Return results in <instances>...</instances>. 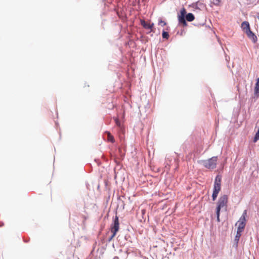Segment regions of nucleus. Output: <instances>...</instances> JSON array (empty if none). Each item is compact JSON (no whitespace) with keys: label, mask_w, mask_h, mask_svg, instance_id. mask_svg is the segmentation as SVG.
Returning <instances> with one entry per match:
<instances>
[{"label":"nucleus","mask_w":259,"mask_h":259,"mask_svg":"<svg viewBox=\"0 0 259 259\" xmlns=\"http://www.w3.org/2000/svg\"><path fill=\"white\" fill-rule=\"evenodd\" d=\"M221 177L218 175L215 177L214 187H213V191L212 195L213 200H215L218 196V195L219 192L221 190Z\"/></svg>","instance_id":"f257e3e1"},{"label":"nucleus","mask_w":259,"mask_h":259,"mask_svg":"<svg viewBox=\"0 0 259 259\" xmlns=\"http://www.w3.org/2000/svg\"><path fill=\"white\" fill-rule=\"evenodd\" d=\"M247 211L245 210L239 220L236 223L235 226H237V231L243 232L246 226V218L247 217Z\"/></svg>","instance_id":"f03ea898"},{"label":"nucleus","mask_w":259,"mask_h":259,"mask_svg":"<svg viewBox=\"0 0 259 259\" xmlns=\"http://www.w3.org/2000/svg\"><path fill=\"white\" fill-rule=\"evenodd\" d=\"M218 157L213 156L207 160L201 161L202 164L208 169H214L216 167Z\"/></svg>","instance_id":"7ed1b4c3"},{"label":"nucleus","mask_w":259,"mask_h":259,"mask_svg":"<svg viewBox=\"0 0 259 259\" xmlns=\"http://www.w3.org/2000/svg\"><path fill=\"white\" fill-rule=\"evenodd\" d=\"M119 229V223L118 217L116 215L114 219V223L111 227V231L113 233V236H115L116 233L118 231Z\"/></svg>","instance_id":"20e7f679"},{"label":"nucleus","mask_w":259,"mask_h":259,"mask_svg":"<svg viewBox=\"0 0 259 259\" xmlns=\"http://www.w3.org/2000/svg\"><path fill=\"white\" fill-rule=\"evenodd\" d=\"M228 202V196L226 195H224L220 197L218 203L217 207H219V208H223L225 206Z\"/></svg>","instance_id":"39448f33"},{"label":"nucleus","mask_w":259,"mask_h":259,"mask_svg":"<svg viewBox=\"0 0 259 259\" xmlns=\"http://www.w3.org/2000/svg\"><path fill=\"white\" fill-rule=\"evenodd\" d=\"M247 37L253 42L256 43L257 40V36L251 30L247 32L246 33Z\"/></svg>","instance_id":"423d86ee"},{"label":"nucleus","mask_w":259,"mask_h":259,"mask_svg":"<svg viewBox=\"0 0 259 259\" xmlns=\"http://www.w3.org/2000/svg\"><path fill=\"white\" fill-rule=\"evenodd\" d=\"M141 24L143 26V27L144 28L149 29L150 30V31H152V28L154 25L153 23H147L144 20H141Z\"/></svg>","instance_id":"0eeeda50"},{"label":"nucleus","mask_w":259,"mask_h":259,"mask_svg":"<svg viewBox=\"0 0 259 259\" xmlns=\"http://www.w3.org/2000/svg\"><path fill=\"white\" fill-rule=\"evenodd\" d=\"M241 28L245 33L251 30L249 22L247 21H244L242 23Z\"/></svg>","instance_id":"6e6552de"},{"label":"nucleus","mask_w":259,"mask_h":259,"mask_svg":"<svg viewBox=\"0 0 259 259\" xmlns=\"http://www.w3.org/2000/svg\"><path fill=\"white\" fill-rule=\"evenodd\" d=\"M178 20L179 23L183 24L184 26H186L187 25V23L185 20V16L183 15H179L178 16Z\"/></svg>","instance_id":"1a4fd4ad"},{"label":"nucleus","mask_w":259,"mask_h":259,"mask_svg":"<svg viewBox=\"0 0 259 259\" xmlns=\"http://www.w3.org/2000/svg\"><path fill=\"white\" fill-rule=\"evenodd\" d=\"M254 94L257 96V97L259 96V78L256 80V82L254 88Z\"/></svg>","instance_id":"9d476101"},{"label":"nucleus","mask_w":259,"mask_h":259,"mask_svg":"<svg viewBox=\"0 0 259 259\" xmlns=\"http://www.w3.org/2000/svg\"><path fill=\"white\" fill-rule=\"evenodd\" d=\"M186 19L188 21L191 22L195 19V17L192 13H188L186 16Z\"/></svg>","instance_id":"9b49d317"},{"label":"nucleus","mask_w":259,"mask_h":259,"mask_svg":"<svg viewBox=\"0 0 259 259\" xmlns=\"http://www.w3.org/2000/svg\"><path fill=\"white\" fill-rule=\"evenodd\" d=\"M106 133L107 134V140L108 141L111 142V143H114L115 142L114 138L113 136L111 134V133L109 132H106Z\"/></svg>","instance_id":"f8f14e48"},{"label":"nucleus","mask_w":259,"mask_h":259,"mask_svg":"<svg viewBox=\"0 0 259 259\" xmlns=\"http://www.w3.org/2000/svg\"><path fill=\"white\" fill-rule=\"evenodd\" d=\"M222 1V0H210V3L216 6H220Z\"/></svg>","instance_id":"ddd939ff"},{"label":"nucleus","mask_w":259,"mask_h":259,"mask_svg":"<svg viewBox=\"0 0 259 259\" xmlns=\"http://www.w3.org/2000/svg\"><path fill=\"white\" fill-rule=\"evenodd\" d=\"M242 232H241L240 231H237V233H236V235L235 238V240L237 242H238L239 241V238H240V236H241Z\"/></svg>","instance_id":"4468645a"},{"label":"nucleus","mask_w":259,"mask_h":259,"mask_svg":"<svg viewBox=\"0 0 259 259\" xmlns=\"http://www.w3.org/2000/svg\"><path fill=\"white\" fill-rule=\"evenodd\" d=\"M200 7H203L204 5L202 3L197 2L196 4H194V7L195 8H199Z\"/></svg>","instance_id":"2eb2a0df"},{"label":"nucleus","mask_w":259,"mask_h":259,"mask_svg":"<svg viewBox=\"0 0 259 259\" xmlns=\"http://www.w3.org/2000/svg\"><path fill=\"white\" fill-rule=\"evenodd\" d=\"M259 140V128L258 129L257 132L255 135L254 137L253 142H256L257 140Z\"/></svg>","instance_id":"dca6fc26"},{"label":"nucleus","mask_w":259,"mask_h":259,"mask_svg":"<svg viewBox=\"0 0 259 259\" xmlns=\"http://www.w3.org/2000/svg\"><path fill=\"white\" fill-rule=\"evenodd\" d=\"M162 37L163 38H166L168 39L169 37V34L166 31H163L162 34Z\"/></svg>","instance_id":"f3484780"},{"label":"nucleus","mask_w":259,"mask_h":259,"mask_svg":"<svg viewBox=\"0 0 259 259\" xmlns=\"http://www.w3.org/2000/svg\"><path fill=\"white\" fill-rule=\"evenodd\" d=\"M114 120H115L116 125L117 126H118L119 127H120L121 126V123H120V121L119 120V119L117 118H115Z\"/></svg>","instance_id":"a211bd4d"},{"label":"nucleus","mask_w":259,"mask_h":259,"mask_svg":"<svg viewBox=\"0 0 259 259\" xmlns=\"http://www.w3.org/2000/svg\"><path fill=\"white\" fill-rule=\"evenodd\" d=\"M186 13V10L183 8L181 11V15H183L184 16H185V14Z\"/></svg>","instance_id":"6ab92c4d"},{"label":"nucleus","mask_w":259,"mask_h":259,"mask_svg":"<svg viewBox=\"0 0 259 259\" xmlns=\"http://www.w3.org/2000/svg\"><path fill=\"white\" fill-rule=\"evenodd\" d=\"M159 24H161L162 26H163L166 25V23L164 21L160 20L159 21Z\"/></svg>","instance_id":"aec40b11"},{"label":"nucleus","mask_w":259,"mask_h":259,"mask_svg":"<svg viewBox=\"0 0 259 259\" xmlns=\"http://www.w3.org/2000/svg\"><path fill=\"white\" fill-rule=\"evenodd\" d=\"M221 209L219 207H217V217H220V212Z\"/></svg>","instance_id":"412c9836"},{"label":"nucleus","mask_w":259,"mask_h":259,"mask_svg":"<svg viewBox=\"0 0 259 259\" xmlns=\"http://www.w3.org/2000/svg\"><path fill=\"white\" fill-rule=\"evenodd\" d=\"M115 236H113V233H112V235L110 237L109 239V241H111Z\"/></svg>","instance_id":"4be33fe9"},{"label":"nucleus","mask_w":259,"mask_h":259,"mask_svg":"<svg viewBox=\"0 0 259 259\" xmlns=\"http://www.w3.org/2000/svg\"><path fill=\"white\" fill-rule=\"evenodd\" d=\"M217 221L218 222H220V217H217Z\"/></svg>","instance_id":"5701e85b"},{"label":"nucleus","mask_w":259,"mask_h":259,"mask_svg":"<svg viewBox=\"0 0 259 259\" xmlns=\"http://www.w3.org/2000/svg\"><path fill=\"white\" fill-rule=\"evenodd\" d=\"M257 18H258V20H259V14H258V17H257Z\"/></svg>","instance_id":"b1692460"}]
</instances>
